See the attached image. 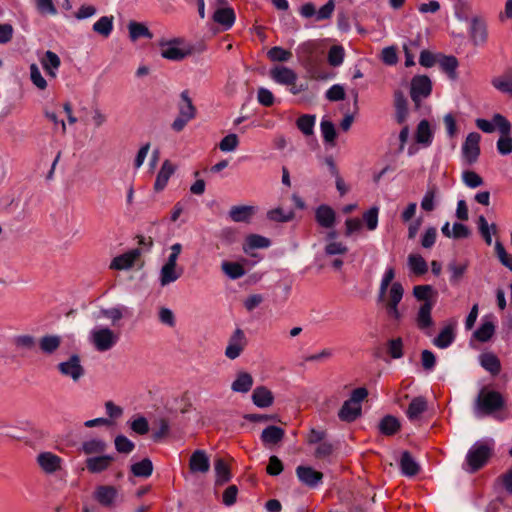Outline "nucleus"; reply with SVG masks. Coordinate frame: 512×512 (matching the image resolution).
I'll return each mask as SVG.
<instances>
[{"label":"nucleus","instance_id":"obj_1","mask_svg":"<svg viewBox=\"0 0 512 512\" xmlns=\"http://www.w3.org/2000/svg\"><path fill=\"white\" fill-rule=\"evenodd\" d=\"M494 447L495 441L492 438H483L476 441L466 454V470L470 473H474L481 469L491 457Z\"/></svg>","mask_w":512,"mask_h":512},{"label":"nucleus","instance_id":"obj_2","mask_svg":"<svg viewBox=\"0 0 512 512\" xmlns=\"http://www.w3.org/2000/svg\"><path fill=\"white\" fill-rule=\"evenodd\" d=\"M504 404L505 401L499 392L483 388L476 398L474 414L476 417L482 418L499 411Z\"/></svg>","mask_w":512,"mask_h":512},{"label":"nucleus","instance_id":"obj_3","mask_svg":"<svg viewBox=\"0 0 512 512\" xmlns=\"http://www.w3.org/2000/svg\"><path fill=\"white\" fill-rule=\"evenodd\" d=\"M120 334L108 326L97 324L89 332L88 340L98 352H107L119 342Z\"/></svg>","mask_w":512,"mask_h":512},{"label":"nucleus","instance_id":"obj_4","mask_svg":"<svg viewBox=\"0 0 512 512\" xmlns=\"http://www.w3.org/2000/svg\"><path fill=\"white\" fill-rule=\"evenodd\" d=\"M404 295V288L400 282H393L389 289H387L386 295L383 299H379V301H383L385 303L386 313L389 318L394 321H400L402 318V314L399 310V304Z\"/></svg>","mask_w":512,"mask_h":512},{"label":"nucleus","instance_id":"obj_5","mask_svg":"<svg viewBox=\"0 0 512 512\" xmlns=\"http://www.w3.org/2000/svg\"><path fill=\"white\" fill-rule=\"evenodd\" d=\"M57 370L62 377L70 379L73 383H78L85 375V368L78 354H71L67 359L60 361Z\"/></svg>","mask_w":512,"mask_h":512},{"label":"nucleus","instance_id":"obj_6","mask_svg":"<svg viewBox=\"0 0 512 512\" xmlns=\"http://www.w3.org/2000/svg\"><path fill=\"white\" fill-rule=\"evenodd\" d=\"M159 47L161 56L172 61H180L191 53V48L181 39L161 41Z\"/></svg>","mask_w":512,"mask_h":512},{"label":"nucleus","instance_id":"obj_7","mask_svg":"<svg viewBox=\"0 0 512 512\" xmlns=\"http://www.w3.org/2000/svg\"><path fill=\"white\" fill-rule=\"evenodd\" d=\"M432 91V82L426 75H416L411 80L410 95L416 106L422 99L427 98Z\"/></svg>","mask_w":512,"mask_h":512},{"label":"nucleus","instance_id":"obj_8","mask_svg":"<svg viewBox=\"0 0 512 512\" xmlns=\"http://www.w3.org/2000/svg\"><path fill=\"white\" fill-rule=\"evenodd\" d=\"M481 136L477 132H471L467 135L462 145V157L467 164H473L477 161L480 154Z\"/></svg>","mask_w":512,"mask_h":512},{"label":"nucleus","instance_id":"obj_9","mask_svg":"<svg viewBox=\"0 0 512 512\" xmlns=\"http://www.w3.org/2000/svg\"><path fill=\"white\" fill-rule=\"evenodd\" d=\"M246 344L247 340L244 332L240 328H237L229 338L228 345L225 349V356L231 360L238 358Z\"/></svg>","mask_w":512,"mask_h":512},{"label":"nucleus","instance_id":"obj_10","mask_svg":"<svg viewBox=\"0 0 512 512\" xmlns=\"http://www.w3.org/2000/svg\"><path fill=\"white\" fill-rule=\"evenodd\" d=\"M270 78L279 85L289 86L296 84L297 74L289 67L278 65L270 69Z\"/></svg>","mask_w":512,"mask_h":512},{"label":"nucleus","instance_id":"obj_11","mask_svg":"<svg viewBox=\"0 0 512 512\" xmlns=\"http://www.w3.org/2000/svg\"><path fill=\"white\" fill-rule=\"evenodd\" d=\"M456 321L448 322L433 339V344L440 349H446L452 345L456 338Z\"/></svg>","mask_w":512,"mask_h":512},{"label":"nucleus","instance_id":"obj_12","mask_svg":"<svg viewBox=\"0 0 512 512\" xmlns=\"http://www.w3.org/2000/svg\"><path fill=\"white\" fill-rule=\"evenodd\" d=\"M296 474L301 483L312 488L318 486L323 478L321 472L316 471L310 466H298Z\"/></svg>","mask_w":512,"mask_h":512},{"label":"nucleus","instance_id":"obj_13","mask_svg":"<svg viewBox=\"0 0 512 512\" xmlns=\"http://www.w3.org/2000/svg\"><path fill=\"white\" fill-rule=\"evenodd\" d=\"M41 469L47 473L52 474L61 468L62 459L52 452H41L36 459Z\"/></svg>","mask_w":512,"mask_h":512},{"label":"nucleus","instance_id":"obj_14","mask_svg":"<svg viewBox=\"0 0 512 512\" xmlns=\"http://www.w3.org/2000/svg\"><path fill=\"white\" fill-rule=\"evenodd\" d=\"M192 473H206L210 469V458L204 450H195L189 460Z\"/></svg>","mask_w":512,"mask_h":512},{"label":"nucleus","instance_id":"obj_15","mask_svg":"<svg viewBox=\"0 0 512 512\" xmlns=\"http://www.w3.org/2000/svg\"><path fill=\"white\" fill-rule=\"evenodd\" d=\"M115 460L113 455L100 454L86 459V468L91 473H101L107 470Z\"/></svg>","mask_w":512,"mask_h":512},{"label":"nucleus","instance_id":"obj_16","mask_svg":"<svg viewBox=\"0 0 512 512\" xmlns=\"http://www.w3.org/2000/svg\"><path fill=\"white\" fill-rule=\"evenodd\" d=\"M315 219L319 226L330 229L335 225L336 213L329 205L322 204L315 210Z\"/></svg>","mask_w":512,"mask_h":512},{"label":"nucleus","instance_id":"obj_17","mask_svg":"<svg viewBox=\"0 0 512 512\" xmlns=\"http://www.w3.org/2000/svg\"><path fill=\"white\" fill-rule=\"evenodd\" d=\"M433 307L434 301H426L420 305L415 318L417 327L419 329L426 330L433 325L431 316Z\"/></svg>","mask_w":512,"mask_h":512},{"label":"nucleus","instance_id":"obj_18","mask_svg":"<svg viewBox=\"0 0 512 512\" xmlns=\"http://www.w3.org/2000/svg\"><path fill=\"white\" fill-rule=\"evenodd\" d=\"M117 496V489L109 485L98 486L94 492L95 500L105 507L112 506L115 503Z\"/></svg>","mask_w":512,"mask_h":512},{"label":"nucleus","instance_id":"obj_19","mask_svg":"<svg viewBox=\"0 0 512 512\" xmlns=\"http://www.w3.org/2000/svg\"><path fill=\"white\" fill-rule=\"evenodd\" d=\"M39 61L47 75L51 78H56L61 65L59 56L55 52L47 50Z\"/></svg>","mask_w":512,"mask_h":512},{"label":"nucleus","instance_id":"obj_20","mask_svg":"<svg viewBox=\"0 0 512 512\" xmlns=\"http://www.w3.org/2000/svg\"><path fill=\"white\" fill-rule=\"evenodd\" d=\"M256 207L251 205H236L229 210V217L237 223H248L256 213Z\"/></svg>","mask_w":512,"mask_h":512},{"label":"nucleus","instance_id":"obj_21","mask_svg":"<svg viewBox=\"0 0 512 512\" xmlns=\"http://www.w3.org/2000/svg\"><path fill=\"white\" fill-rule=\"evenodd\" d=\"M140 252L138 249H133L127 253L119 255L115 257L111 264L110 268L114 270H126L132 267L136 259L139 257Z\"/></svg>","mask_w":512,"mask_h":512},{"label":"nucleus","instance_id":"obj_22","mask_svg":"<svg viewBox=\"0 0 512 512\" xmlns=\"http://www.w3.org/2000/svg\"><path fill=\"white\" fill-rule=\"evenodd\" d=\"M128 313V308L124 305H117L111 308H102L97 314H94L95 319L106 318L111 321L113 325L118 323L125 314Z\"/></svg>","mask_w":512,"mask_h":512},{"label":"nucleus","instance_id":"obj_23","mask_svg":"<svg viewBox=\"0 0 512 512\" xmlns=\"http://www.w3.org/2000/svg\"><path fill=\"white\" fill-rule=\"evenodd\" d=\"M175 167L168 160H165L156 176V180L154 183V189L157 192L162 191L166 186L170 179V177L174 174Z\"/></svg>","mask_w":512,"mask_h":512},{"label":"nucleus","instance_id":"obj_24","mask_svg":"<svg viewBox=\"0 0 512 512\" xmlns=\"http://www.w3.org/2000/svg\"><path fill=\"white\" fill-rule=\"evenodd\" d=\"M252 401L259 408H267L273 404L274 397L269 389L259 386L252 393Z\"/></svg>","mask_w":512,"mask_h":512},{"label":"nucleus","instance_id":"obj_25","mask_svg":"<svg viewBox=\"0 0 512 512\" xmlns=\"http://www.w3.org/2000/svg\"><path fill=\"white\" fill-rule=\"evenodd\" d=\"M178 108V115L194 119L196 116V108L193 105L192 99L189 96V92L187 90H184L180 94V102L177 105Z\"/></svg>","mask_w":512,"mask_h":512},{"label":"nucleus","instance_id":"obj_26","mask_svg":"<svg viewBox=\"0 0 512 512\" xmlns=\"http://www.w3.org/2000/svg\"><path fill=\"white\" fill-rule=\"evenodd\" d=\"M213 20L224 30H228L235 22V13L230 7L218 8L213 14Z\"/></svg>","mask_w":512,"mask_h":512},{"label":"nucleus","instance_id":"obj_27","mask_svg":"<svg viewBox=\"0 0 512 512\" xmlns=\"http://www.w3.org/2000/svg\"><path fill=\"white\" fill-rule=\"evenodd\" d=\"M107 443L100 438H91L82 442L81 451L86 455H100L105 452Z\"/></svg>","mask_w":512,"mask_h":512},{"label":"nucleus","instance_id":"obj_28","mask_svg":"<svg viewBox=\"0 0 512 512\" xmlns=\"http://www.w3.org/2000/svg\"><path fill=\"white\" fill-rule=\"evenodd\" d=\"M479 363L486 371L492 375H497L501 371L500 360L495 354L491 352L482 353L479 356Z\"/></svg>","mask_w":512,"mask_h":512},{"label":"nucleus","instance_id":"obj_29","mask_svg":"<svg viewBox=\"0 0 512 512\" xmlns=\"http://www.w3.org/2000/svg\"><path fill=\"white\" fill-rule=\"evenodd\" d=\"M61 337L58 335H44L39 341L40 350L46 355L55 353L61 345Z\"/></svg>","mask_w":512,"mask_h":512},{"label":"nucleus","instance_id":"obj_30","mask_svg":"<svg viewBox=\"0 0 512 512\" xmlns=\"http://www.w3.org/2000/svg\"><path fill=\"white\" fill-rule=\"evenodd\" d=\"M182 275L181 268H174L167 265H163L159 272V284L161 287H165L175 281H177Z\"/></svg>","mask_w":512,"mask_h":512},{"label":"nucleus","instance_id":"obj_31","mask_svg":"<svg viewBox=\"0 0 512 512\" xmlns=\"http://www.w3.org/2000/svg\"><path fill=\"white\" fill-rule=\"evenodd\" d=\"M400 469L403 475L412 477L419 472V465L411 454L405 451L400 458Z\"/></svg>","mask_w":512,"mask_h":512},{"label":"nucleus","instance_id":"obj_32","mask_svg":"<svg viewBox=\"0 0 512 512\" xmlns=\"http://www.w3.org/2000/svg\"><path fill=\"white\" fill-rule=\"evenodd\" d=\"M252 386V376L247 372H239L231 385V389L237 393H247Z\"/></svg>","mask_w":512,"mask_h":512},{"label":"nucleus","instance_id":"obj_33","mask_svg":"<svg viewBox=\"0 0 512 512\" xmlns=\"http://www.w3.org/2000/svg\"><path fill=\"white\" fill-rule=\"evenodd\" d=\"M427 409V401L424 397L419 396L410 402L407 409V417L410 421L418 420L420 415Z\"/></svg>","mask_w":512,"mask_h":512},{"label":"nucleus","instance_id":"obj_34","mask_svg":"<svg viewBox=\"0 0 512 512\" xmlns=\"http://www.w3.org/2000/svg\"><path fill=\"white\" fill-rule=\"evenodd\" d=\"M416 142L424 146H430L433 141V132L427 120H422L417 126Z\"/></svg>","mask_w":512,"mask_h":512},{"label":"nucleus","instance_id":"obj_35","mask_svg":"<svg viewBox=\"0 0 512 512\" xmlns=\"http://www.w3.org/2000/svg\"><path fill=\"white\" fill-rule=\"evenodd\" d=\"M284 437V430L278 426L270 425L266 427L261 434V440L264 444H277Z\"/></svg>","mask_w":512,"mask_h":512},{"label":"nucleus","instance_id":"obj_36","mask_svg":"<svg viewBox=\"0 0 512 512\" xmlns=\"http://www.w3.org/2000/svg\"><path fill=\"white\" fill-rule=\"evenodd\" d=\"M361 414V406H357L350 401L346 400L341 409L339 410L338 416L342 421L352 422L356 420Z\"/></svg>","mask_w":512,"mask_h":512},{"label":"nucleus","instance_id":"obj_37","mask_svg":"<svg viewBox=\"0 0 512 512\" xmlns=\"http://www.w3.org/2000/svg\"><path fill=\"white\" fill-rule=\"evenodd\" d=\"M408 267L414 275H424L428 271L426 260L419 254H410L407 259Z\"/></svg>","mask_w":512,"mask_h":512},{"label":"nucleus","instance_id":"obj_38","mask_svg":"<svg viewBox=\"0 0 512 512\" xmlns=\"http://www.w3.org/2000/svg\"><path fill=\"white\" fill-rule=\"evenodd\" d=\"M214 470H215V484L216 485H224L229 482L231 479L230 468L226 464V462L219 458L214 462Z\"/></svg>","mask_w":512,"mask_h":512},{"label":"nucleus","instance_id":"obj_39","mask_svg":"<svg viewBox=\"0 0 512 512\" xmlns=\"http://www.w3.org/2000/svg\"><path fill=\"white\" fill-rule=\"evenodd\" d=\"M491 83L498 91L512 96V71L494 77Z\"/></svg>","mask_w":512,"mask_h":512},{"label":"nucleus","instance_id":"obj_40","mask_svg":"<svg viewBox=\"0 0 512 512\" xmlns=\"http://www.w3.org/2000/svg\"><path fill=\"white\" fill-rule=\"evenodd\" d=\"M113 16H102L93 24V31L105 38L113 31Z\"/></svg>","mask_w":512,"mask_h":512},{"label":"nucleus","instance_id":"obj_41","mask_svg":"<svg viewBox=\"0 0 512 512\" xmlns=\"http://www.w3.org/2000/svg\"><path fill=\"white\" fill-rule=\"evenodd\" d=\"M471 38L475 45H483L487 40L486 26L478 21L473 20L471 23Z\"/></svg>","mask_w":512,"mask_h":512},{"label":"nucleus","instance_id":"obj_42","mask_svg":"<svg viewBox=\"0 0 512 512\" xmlns=\"http://www.w3.org/2000/svg\"><path fill=\"white\" fill-rule=\"evenodd\" d=\"M394 103L396 108V118L399 123L406 120L408 114L407 99L403 92L396 91L394 94Z\"/></svg>","mask_w":512,"mask_h":512},{"label":"nucleus","instance_id":"obj_43","mask_svg":"<svg viewBox=\"0 0 512 512\" xmlns=\"http://www.w3.org/2000/svg\"><path fill=\"white\" fill-rule=\"evenodd\" d=\"M221 268L225 275L232 280L239 279L246 273L244 267L238 262L223 261Z\"/></svg>","mask_w":512,"mask_h":512},{"label":"nucleus","instance_id":"obj_44","mask_svg":"<svg viewBox=\"0 0 512 512\" xmlns=\"http://www.w3.org/2000/svg\"><path fill=\"white\" fill-rule=\"evenodd\" d=\"M271 244L270 240L258 234H251L247 236L243 250L247 253L252 249L267 248Z\"/></svg>","mask_w":512,"mask_h":512},{"label":"nucleus","instance_id":"obj_45","mask_svg":"<svg viewBox=\"0 0 512 512\" xmlns=\"http://www.w3.org/2000/svg\"><path fill=\"white\" fill-rule=\"evenodd\" d=\"M477 226H478V230H479L481 236L483 237V239L485 240L486 244L491 245V243H492L491 235H492V233L493 234L496 233V230H497L496 225L494 223L489 225L486 218L483 215H480L477 220Z\"/></svg>","mask_w":512,"mask_h":512},{"label":"nucleus","instance_id":"obj_46","mask_svg":"<svg viewBox=\"0 0 512 512\" xmlns=\"http://www.w3.org/2000/svg\"><path fill=\"white\" fill-rule=\"evenodd\" d=\"M131 472L136 477L147 478L153 472V464L150 459L145 458L131 466Z\"/></svg>","mask_w":512,"mask_h":512},{"label":"nucleus","instance_id":"obj_47","mask_svg":"<svg viewBox=\"0 0 512 512\" xmlns=\"http://www.w3.org/2000/svg\"><path fill=\"white\" fill-rule=\"evenodd\" d=\"M400 428V423L397 418L387 415L379 423V430L384 435H393Z\"/></svg>","mask_w":512,"mask_h":512},{"label":"nucleus","instance_id":"obj_48","mask_svg":"<svg viewBox=\"0 0 512 512\" xmlns=\"http://www.w3.org/2000/svg\"><path fill=\"white\" fill-rule=\"evenodd\" d=\"M294 217L293 210H284L283 208L271 209L267 212V218L274 222H288Z\"/></svg>","mask_w":512,"mask_h":512},{"label":"nucleus","instance_id":"obj_49","mask_svg":"<svg viewBox=\"0 0 512 512\" xmlns=\"http://www.w3.org/2000/svg\"><path fill=\"white\" fill-rule=\"evenodd\" d=\"M495 327L492 322H483L474 332L473 336L480 342L488 341L494 334Z\"/></svg>","mask_w":512,"mask_h":512},{"label":"nucleus","instance_id":"obj_50","mask_svg":"<svg viewBox=\"0 0 512 512\" xmlns=\"http://www.w3.org/2000/svg\"><path fill=\"white\" fill-rule=\"evenodd\" d=\"M130 38L135 41L141 37L151 38L149 29L142 23L130 22L128 25Z\"/></svg>","mask_w":512,"mask_h":512},{"label":"nucleus","instance_id":"obj_51","mask_svg":"<svg viewBox=\"0 0 512 512\" xmlns=\"http://www.w3.org/2000/svg\"><path fill=\"white\" fill-rule=\"evenodd\" d=\"M395 277V270L392 266H388L385 269V272L381 278L380 286H379V294L378 298L383 299L386 295L387 289L389 288L390 283Z\"/></svg>","mask_w":512,"mask_h":512},{"label":"nucleus","instance_id":"obj_52","mask_svg":"<svg viewBox=\"0 0 512 512\" xmlns=\"http://www.w3.org/2000/svg\"><path fill=\"white\" fill-rule=\"evenodd\" d=\"M378 216L379 208L376 206L363 213V222L369 231H374L378 227Z\"/></svg>","mask_w":512,"mask_h":512},{"label":"nucleus","instance_id":"obj_53","mask_svg":"<svg viewBox=\"0 0 512 512\" xmlns=\"http://www.w3.org/2000/svg\"><path fill=\"white\" fill-rule=\"evenodd\" d=\"M12 343L15 345L17 349L30 350L34 348L36 344V339L34 336L28 334L16 335L12 338Z\"/></svg>","mask_w":512,"mask_h":512},{"label":"nucleus","instance_id":"obj_54","mask_svg":"<svg viewBox=\"0 0 512 512\" xmlns=\"http://www.w3.org/2000/svg\"><path fill=\"white\" fill-rule=\"evenodd\" d=\"M315 125V116L302 115L297 120V127L304 135H311Z\"/></svg>","mask_w":512,"mask_h":512},{"label":"nucleus","instance_id":"obj_55","mask_svg":"<svg viewBox=\"0 0 512 512\" xmlns=\"http://www.w3.org/2000/svg\"><path fill=\"white\" fill-rule=\"evenodd\" d=\"M462 181L468 188L471 189L480 187L483 184V179L481 176L471 170L462 172Z\"/></svg>","mask_w":512,"mask_h":512},{"label":"nucleus","instance_id":"obj_56","mask_svg":"<svg viewBox=\"0 0 512 512\" xmlns=\"http://www.w3.org/2000/svg\"><path fill=\"white\" fill-rule=\"evenodd\" d=\"M387 352L393 359L403 356V340L400 337L390 339L387 342Z\"/></svg>","mask_w":512,"mask_h":512},{"label":"nucleus","instance_id":"obj_57","mask_svg":"<svg viewBox=\"0 0 512 512\" xmlns=\"http://www.w3.org/2000/svg\"><path fill=\"white\" fill-rule=\"evenodd\" d=\"M344 49L342 46L334 45L328 52V62L331 66L338 67L344 60Z\"/></svg>","mask_w":512,"mask_h":512},{"label":"nucleus","instance_id":"obj_58","mask_svg":"<svg viewBox=\"0 0 512 512\" xmlns=\"http://www.w3.org/2000/svg\"><path fill=\"white\" fill-rule=\"evenodd\" d=\"M268 57L274 62H287L292 57V53L282 47L275 46L268 51Z\"/></svg>","mask_w":512,"mask_h":512},{"label":"nucleus","instance_id":"obj_59","mask_svg":"<svg viewBox=\"0 0 512 512\" xmlns=\"http://www.w3.org/2000/svg\"><path fill=\"white\" fill-rule=\"evenodd\" d=\"M320 129L324 141L327 143H333L336 138V130L334 124L329 120L322 119Z\"/></svg>","mask_w":512,"mask_h":512},{"label":"nucleus","instance_id":"obj_60","mask_svg":"<svg viewBox=\"0 0 512 512\" xmlns=\"http://www.w3.org/2000/svg\"><path fill=\"white\" fill-rule=\"evenodd\" d=\"M440 66L442 70L449 75L450 78L454 79L456 77L458 61L454 56H444L440 60Z\"/></svg>","mask_w":512,"mask_h":512},{"label":"nucleus","instance_id":"obj_61","mask_svg":"<svg viewBox=\"0 0 512 512\" xmlns=\"http://www.w3.org/2000/svg\"><path fill=\"white\" fill-rule=\"evenodd\" d=\"M239 145L238 136L234 133L226 135L219 143V149L222 152H232L236 150Z\"/></svg>","mask_w":512,"mask_h":512},{"label":"nucleus","instance_id":"obj_62","mask_svg":"<svg viewBox=\"0 0 512 512\" xmlns=\"http://www.w3.org/2000/svg\"><path fill=\"white\" fill-rule=\"evenodd\" d=\"M30 79L32 83L40 90L47 88V81L42 76L39 67L36 64H31L29 67Z\"/></svg>","mask_w":512,"mask_h":512},{"label":"nucleus","instance_id":"obj_63","mask_svg":"<svg viewBox=\"0 0 512 512\" xmlns=\"http://www.w3.org/2000/svg\"><path fill=\"white\" fill-rule=\"evenodd\" d=\"M448 269L450 272V282L452 284H457L460 281L461 277L466 272L467 264H457L455 262H452L448 265Z\"/></svg>","mask_w":512,"mask_h":512},{"label":"nucleus","instance_id":"obj_64","mask_svg":"<svg viewBox=\"0 0 512 512\" xmlns=\"http://www.w3.org/2000/svg\"><path fill=\"white\" fill-rule=\"evenodd\" d=\"M495 252L502 265L512 271V256L508 254L501 242L496 241Z\"/></svg>","mask_w":512,"mask_h":512}]
</instances>
